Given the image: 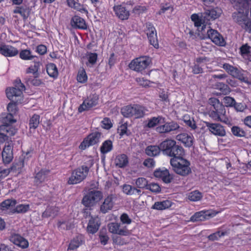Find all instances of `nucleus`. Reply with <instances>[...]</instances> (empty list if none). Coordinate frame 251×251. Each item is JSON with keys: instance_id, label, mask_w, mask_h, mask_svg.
<instances>
[{"instance_id": "obj_33", "label": "nucleus", "mask_w": 251, "mask_h": 251, "mask_svg": "<svg viewBox=\"0 0 251 251\" xmlns=\"http://www.w3.org/2000/svg\"><path fill=\"white\" fill-rule=\"evenodd\" d=\"M172 202L169 200L162 201H157L152 206L151 208L156 210H162L171 206Z\"/></svg>"}, {"instance_id": "obj_16", "label": "nucleus", "mask_w": 251, "mask_h": 251, "mask_svg": "<svg viewBox=\"0 0 251 251\" xmlns=\"http://www.w3.org/2000/svg\"><path fill=\"white\" fill-rule=\"evenodd\" d=\"M19 53L17 48L4 44H0V53L5 57H13Z\"/></svg>"}, {"instance_id": "obj_51", "label": "nucleus", "mask_w": 251, "mask_h": 251, "mask_svg": "<svg viewBox=\"0 0 251 251\" xmlns=\"http://www.w3.org/2000/svg\"><path fill=\"white\" fill-rule=\"evenodd\" d=\"M146 32L148 37L156 34V31L153 25L150 23H146Z\"/></svg>"}, {"instance_id": "obj_37", "label": "nucleus", "mask_w": 251, "mask_h": 251, "mask_svg": "<svg viewBox=\"0 0 251 251\" xmlns=\"http://www.w3.org/2000/svg\"><path fill=\"white\" fill-rule=\"evenodd\" d=\"M113 149V144L111 140L105 141L100 147V152L102 154H105L110 151Z\"/></svg>"}, {"instance_id": "obj_5", "label": "nucleus", "mask_w": 251, "mask_h": 251, "mask_svg": "<svg viewBox=\"0 0 251 251\" xmlns=\"http://www.w3.org/2000/svg\"><path fill=\"white\" fill-rule=\"evenodd\" d=\"M90 168L85 166L82 165L74 170L71 176L69 178L68 183L69 184H75L81 182L85 179L89 172Z\"/></svg>"}, {"instance_id": "obj_4", "label": "nucleus", "mask_w": 251, "mask_h": 251, "mask_svg": "<svg viewBox=\"0 0 251 251\" xmlns=\"http://www.w3.org/2000/svg\"><path fill=\"white\" fill-rule=\"evenodd\" d=\"M121 113L126 118L134 117L135 118H141L144 116L147 109L139 104H129L121 108Z\"/></svg>"}, {"instance_id": "obj_34", "label": "nucleus", "mask_w": 251, "mask_h": 251, "mask_svg": "<svg viewBox=\"0 0 251 251\" xmlns=\"http://www.w3.org/2000/svg\"><path fill=\"white\" fill-rule=\"evenodd\" d=\"M160 151V146H150L146 148V153L149 156H155L159 154Z\"/></svg>"}, {"instance_id": "obj_13", "label": "nucleus", "mask_w": 251, "mask_h": 251, "mask_svg": "<svg viewBox=\"0 0 251 251\" xmlns=\"http://www.w3.org/2000/svg\"><path fill=\"white\" fill-rule=\"evenodd\" d=\"M99 98L97 95H91L87 99L84 100L82 104L78 107V111L82 112L85 110H89L94 106L97 105Z\"/></svg>"}, {"instance_id": "obj_7", "label": "nucleus", "mask_w": 251, "mask_h": 251, "mask_svg": "<svg viewBox=\"0 0 251 251\" xmlns=\"http://www.w3.org/2000/svg\"><path fill=\"white\" fill-rule=\"evenodd\" d=\"M102 198V194L100 191L91 190L83 198L82 203L88 207L94 206Z\"/></svg>"}, {"instance_id": "obj_50", "label": "nucleus", "mask_w": 251, "mask_h": 251, "mask_svg": "<svg viewBox=\"0 0 251 251\" xmlns=\"http://www.w3.org/2000/svg\"><path fill=\"white\" fill-rule=\"evenodd\" d=\"M212 110L218 114L220 117H226V109L223 104L219 105L217 107L214 108V109Z\"/></svg>"}, {"instance_id": "obj_56", "label": "nucleus", "mask_w": 251, "mask_h": 251, "mask_svg": "<svg viewBox=\"0 0 251 251\" xmlns=\"http://www.w3.org/2000/svg\"><path fill=\"white\" fill-rule=\"evenodd\" d=\"M184 122L185 124L190 126L192 129H195L196 128L197 126L195 124V122L193 119H191L189 117L185 116H184Z\"/></svg>"}, {"instance_id": "obj_9", "label": "nucleus", "mask_w": 251, "mask_h": 251, "mask_svg": "<svg viewBox=\"0 0 251 251\" xmlns=\"http://www.w3.org/2000/svg\"><path fill=\"white\" fill-rule=\"evenodd\" d=\"M206 126L209 131L212 134L220 137L226 135L225 127L219 123H212L208 122H205Z\"/></svg>"}, {"instance_id": "obj_19", "label": "nucleus", "mask_w": 251, "mask_h": 251, "mask_svg": "<svg viewBox=\"0 0 251 251\" xmlns=\"http://www.w3.org/2000/svg\"><path fill=\"white\" fill-rule=\"evenodd\" d=\"M100 225V220L98 216L92 217L87 227L88 232L92 234L96 233L98 230Z\"/></svg>"}, {"instance_id": "obj_38", "label": "nucleus", "mask_w": 251, "mask_h": 251, "mask_svg": "<svg viewBox=\"0 0 251 251\" xmlns=\"http://www.w3.org/2000/svg\"><path fill=\"white\" fill-rule=\"evenodd\" d=\"M47 72L51 77L55 78L58 75V71L56 65L53 63H50L47 66Z\"/></svg>"}, {"instance_id": "obj_63", "label": "nucleus", "mask_w": 251, "mask_h": 251, "mask_svg": "<svg viewBox=\"0 0 251 251\" xmlns=\"http://www.w3.org/2000/svg\"><path fill=\"white\" fill-rule=\"evenodd\" d=\"M13 114L9 113L3 119V122L5 124L4 125H8V124H12L16 122V120L13 119Z\"/></svg>"}, {"instance_id": "obj_2", "label": "nucleus", "mask_w": 251, "mask_h": 251, "mask_svg": "<svg viewBox=\"0 0 251 251\" xmlns=\"http://www.w3.org/2000/svg\"><path fill=\"white\" fill-rule=\"evenodd\" d=\"M231 1L234 4L233 6L235 9L237 10V12L233 13V18L237 23L240 25L248 18V10L246 7L247 4L245 0H232Z\"/></svg>"}, {"instance_id": "obj_35", "label": "nucleus", "mask_w": 251, "mask_h": 251, "mask_svg": "<svg viewBox=\"0 0 251 251\" xmlns=\"http://www.w3.org/2000/svg\"><path fill=\"white\" fill-rule=\"evenodd\" d=\"M14 13L20 14L25 19H26L29 15V8L26 6L17 7L14 10Z\"/></svg>"}, {"instance_id": "obj_39", "label": "nucleus", "mask_w": 251, "mask_h": 251, "mask_svg": "<svg viewBox=\"0 0 251 251\" xmlns=\"http://www.w3.org/2000/svg\"><path fill=\"white\" fill-rule=\"evenodd\" d=\"M223 69H224L228 73L235 77H237L239 75L238 70L237 68L230 65L228 64L225 63L223 64Z\"/></svg>"}, {"instance_id": "obj_49", "label": "nucleus", "mask_w": 251, "mask_h": 251, "mask_svg": "<svg viewBox=\"0 0 251 251\" xmlns=\"http://www.w3.org/2000/svg\"><path fill=\"white\" fill-rule=\"evenodd\" d=\"M231 132L236 136L243 137L245 135V131L237 126H233L231 128Z\"/></svg>"}, {"instance_id": "obj_20", "label": "nucleus", "mask_w": 251, "mask_h": 251, "mask_svg": "<svg viewBox=\"0 0 251 251\" xmlns=\"http://www.w3.org/2000/svg\"><path fill=\"white\" fill-rule=\"evenodd\" d=\"M176 144V142L175 140L167 139L160 144L161 151L164 154L168 156L169 154L171 153V151Z\"/></svg>"}, {"instance_id": "obj_64", "label": "nucleus", "mask_w": 251, "mask_h": 251, "mask_svg": "<svg viewBox=\"0 0 251 251\" xmlns=\"http://www.w3.org/2000/svg\"><path fill=\"white\" fill-rule=\"evenodd\" d=\"M58 226L59 228L63 229H70L72 227V225L66 221L59 222Z\"/></svg>"}, {"instance_id": "obj_52", "label": "nucleus", "mask_w": 251, "mask_h": 251, "mask_svg": "<svg viewBox=\"0 0 251 251\" xmlns=\"http://www.w3.org/2000/svg\"><path fill=\"white\" fill-rule=\"evenodd\" d=\"M136 185L137 187L140 188H144L145 187H147L148 186V181L146 178L143 177H140L136 179Z\"/></svg>"}, {"instance_id": "obj_22", "label": "nucleus", "mask_w": 251, "mask_h": 251, "mask_svg": "<svg viewBox=\"0 0 251 251\" xmlns=\"http://www.w3.org/2000/svg\"><path fill=\"white\" fill-rule=\"evenodd\" d=\"M2 158L4 163H9L13 158V147L9 144L5 146L2 152Z\"/></svg>"}, {"instance_id": "obj_14", "label": "nucleus", "mask_w": 251, "mask_h": 251, "mask_svg": "<svg viewBox=\"0 0 251 251\" xmlns=\"http://www.w3.org/2000/svg\"><path fill=\"white\" fill-rule=\"evenodd\" d=\"M163 125L156 128V132L159 133H168L180 128L179 126L175 122H165Z\"/></svg>"}, {"instance_id": "obj_1", "label": "nucleus", "mask_w": 251, "mask_h": 251, "mask_svg": "<svg viewBox=\"0 0 251 251\" xmlns=\"http://www.w3.org/2000/svg\"><path fill=\"white\" fill-rule=\"evenodd\" d=\"M222 13V10L216 8L210 10H206L204 12L201 14L199 17L196 14H193L191 16V19L194 23L195 26L200 27L202 26V30L204 26H205V24L207 23L206 21H209L211 19H216L220 17Z\"/></svg>"}, {"instance_id": "obj_15", "label": "nucleus", "mask_w": 251, "mask_h": 251, "mask_svg": "<svg viewBox=\"0 0 251 251\" xmlns=\"http://www.w3.org/2000/svg\"><path fill=\"white\" fill-rule=\"evenodd\" d=\"M207 36L216 45L225 46L226 42L223 36L216 30L210 29L207 32Z\"/></svg>"}, {"instance_id": "obj_48", "label": "nucleus", "mask_w": 251, "mask_h": 251, "mask_svg": "<svg viewBox=\"0 0 251 251\" xmlns=\"http://www.w3.org/2000/svg\"><path fill=\"white\" fill-rule=\"evenodd\" d=\"M29 209V205L28 204H19L13 211V212L18 213H24L28 211Z\"/></svg>"}, {"instance_id": "obj_26", "label": "nucleus", "mask_w": 251, "mask_h": 251, "mask_svg": "<svg viewBox=\"0 0 251 251\" xmlns=\"http://www.w3.org/2000/svg\"><path fill=\"white\" fill-rule=\"evenodd\" d=\"M71 24L72 26L75 28L80 29L87 28V25L84 20L78 16H75L72 18Z\"/></svg>"}, {"instance_id": "obj_18", "label": "nucleus", "mask_w": 251, "mask_h": 251, "mask_svg": "<svg viewBox=\"0 0 251 251\" xmlns=\"http://www.w3.org/2000/svg\"><path fill=\"white\" fill-rule=\"evenodd\" d=\"M154 176L156 177L161 179L162 180L166 183H170L173 179L172 176L170 175L168 170L167 169L157 170L154 171Z\"/></svg>"}, {"instance_id": "obj_36", "label": "nucleus", "mask_w": 251, "mask_h": 251, "mask_svg": "<svg viewBox=\"0 0 251 251\" xmlns=\"http://www.w3.org/2000/svg\"><path fill=\"white\" fill-rule=\"evenodd\" d=\"M17 201L15 200L7 199L2 202L0 205V209L5 210L15 206Z\"/></svg>"}, {"instance_id": "obj_41", "label": "nucleus", "mask_w": 251, "mask_h": 251, "mask_svg": "<svg viewBox=\"0 0 251 251\" xmlns=\"http://www.w3.org/2000/svg\"><path fill=\"white\" fill-rule=\"evenodd\" d=\"M40 123V116L38 115L34 114L29 120V127L30 129H36Z\"/></svg>"}, {"instance_id": "obj_59", "label": "nucleus", "mask_w": 251, "mask_h": 251, "mask_svg": "<svg viewBox=\"0 0 251 251\" xmlns=\"http://www.w3.org/2000/svg\"><path fill=\"white\" fill-rule=\"evenodd\" d=\"M224 103L227 107L232 106L235 103V100L230 97H225L223 99Z\"/></svg>"}, {"instance_id": "obj_31", "label": "nucleus", "mask_w": 251, "mask_h": 251, "mask_svg": "<svg viewBox=\"0 0 251 251\" xmlns=\"http://www.w3.org/2000/svg\"><path fill=\"white\" fill-rule=\"evenodd\" d=\"M49 173V171L47 170H41L37 173L34 177V182L36 185H39L44 182Z\"/></svg>"}, {"instance_id": "obj_27", "label": "nucleus", "mask_w": 251, "mask_h": 251, "mask_svg": "<svg viewBox=\"0 0 251 251\" xmlns=\"http://www.w3.org/2000/svg\"><path fill=\"white\" fill-rule=\"evenodd\" d=\"M165 119L161 116L157 117H153L148 120L146 127L151 128L155 127L158 124H162L165 123Z\"/></svg>"}, {"instance_id": "obj_61", "label": "nucleus", "mask_w": 251, "mask_h": 251, "mask_svg": "<svg viewBox=\"0 0 251 251\" xmlns=\"http://www.w3.org/2000/svg\"><path fill=\"white\" fill-rule=\"evenodd\" d=\"M240 25L247 31L251 32V21L248 18L245 21V22H243Z\"/></svg>"}, {"instance_id": "obj_58", "label": "nucleus", "mask_w": 251, "mask_h": 251, "mask_svg": "<svg viewBox=\"0 0 251 251\" xmlns=\"http://www.w3.org/2000/svg\"><path fill=\"white\" fill-rule=\"evenodd\" d=\"M87 57L90 63L93 65L95 64L98 58V55L96 53L88 52Z\"/></svg>"}, {"instance_id": "obj_30", "label": "nucleus", "mask_w": 251, "mask_h": 251, "mask_svg": "<svg viewBox=\"0 0 251 251\" xmlns=\"http://www.w3.org/2000/svg\"><path fill=\"white\" fill-rule=\"evenodd\" d=\"M59 211L58 207L53 206L50 205L47 207L46 210L43 213L42 217L44 218H54L58 214Z\"/></svg>"}, {"instance_id": "obj_6", "label": "nucleus", "mask_w": 251, "mask_h": 251, "mask_svg": "<svg viewBox=\"0 0 251 251\" xmlns=\"http://www.w3.org/2000/svg\"><path fill=\"white\" fill-rule=\"evenodd\" d=\"M14 86V87L7 88L6 90V94L8 99L12 101L18 102V100H17V98L21 96L23 91L25 90V86L20 79L15 80Z\"/></svg>"}, {"instance_id": "obj_40", "label": "nucleus", "mask_w": 251, "mask_h": 251, "mask_svg": "<svg viewBox=\"0 0 251 251\" xmlns=\"http://www.w3.org/2000/svg\"><path fill=\"white\" fill-rule=\"evenodd\" d=\"M202 198V194L199 191L195 190L192 191L188 194V199L192 201H197L201 199Z\"/></svg>"}, {"instance_id": "obj_55", "label": "nucleus", "mask_w": 251, "mask_h": 251, "mask_svg": "<svg viewBox=\"0 0 251 251\" xmlns=\"http://www.w3.org/2000/svg\"><path fill=\"white\" fill-rule=\"evenodd\" d=\"M87 76L85 71L84 70L79 71L77 76V80L78 82L84 83L86 81Z\"/></svg>"}, {"instance_id": "obj_23", "label": "nucleus", "mask_w": 251, "mask_h": 251, "mask_svg": "<svg viewBox=\"0 0 251 251\" xmlns=\"http://www.w3.org/2000/svg\"><path fill=\"white\" fill-rule=\"evenodd\" d=\"M176 139L182 142L186 147H190L193 144V137L187 133H181L176 135Z\"/></svg>"}, {"instance_id": "obj_43", "label": "nucleus", "mask_w": 251, "mask_h": 251, "mask_svg": "<svg viewBox=\"0 0 251 251\" xmlns=\"http://www.w3.org/2000/svg\"><path fill=\"white\" fill-rule=\"evenodd\" d=\"M30 153V151H28L26 152L25 156L19 158V160L15 163L14 166L16 170H21L24 167L25 161L26 160V156H27ZM28 157L27 156L26 159H27Z\"/></svg>"}, {"instance_id": "obj_25", "label": "nucleus", "mask_w": 251, "mask_h": 251, "mask_svg": "<svg viewBox=\"0 0 251 251\" xmlns=\"http://www.w3.org/2000/svg\"><path fill=\"white\" fill-rule=\"evenodd\" d=\"M114 10L116 15L122 20H126L129 16V12L126 8L122 5H117L114 7Z\"/></svg>"}, {"instance_id": "obj_24", "label": "nucleus", "mask_w": 251, "mask_h": 251, "mask_svg": "<svg viewBox=\"0 0 251 251\" xmlns=\"http://www.w3.org/2000/svg\"><path fill=\"white\" fill-rule=\"evenodd\" d=\"M113 198L112 195H110L105 199L100 206V211L102 213H106L112 209L114 205Z\"/></svg>"}, {"instance_id": "obj_57", "label": "nucleus", "mask_w": 251, "mask_h": 251, "mask_svg": "<svg viewBox=\"0 0 251 251\" xmlns=\"http://www.w3.org/2000/svg\"><path fill=\"white\" fill-rule=\"evenodd\" d=\"M151 45L153 46L155 48H159L158 42L157 38V34L148 37Z\"/></svg>"}, {"instance_id": "obj_29", "label": "nucleus", "mask_w": 251, "mask_h": 251, "mask_svg": "<svg viewBox=\"0 0 251 251\" xmlns=\"http://www.w3.org/2000/svg\"><path fill=\"white\" fill-rule=\"evenodd\" d=\"M123 192L127 195H137L138 197L141 196V191L135 187L128 184H124L122 186Z\"/></svg>"}, {"instance_id": "obj_62", "label": "nucleus", "mask_w": 251, "mask_h": 251, "mask_svg": "<svg viewBox=\"0 0 251 251\" xmlns=\"http://www.w3.org/2000/svg\"><path fill=\"white\" fill-rule=\"evenodd\" d=\"M136 80L139 85L145 87L149 86L150 84V81L149 80L144 79V78H136Z\"/></svg>"}, {"instance_id": "obj_44", "label": "nucleus", "mask_w": 251, "mask_h": 251, "mask_svg": "<svg viewBox=\"0 0 251 251\" xmlns=\"http://www.w3.org/2000/svg\"><path fill=\"white\" fill-rule=\"evenodd\" d=\"M82 243L80 237H76L71 241L68 250H74L77 249Z\"/></svg>"}, {"instance_id": "obj_46", "label": "nucleus", "mask_w": 251, "mask_h": 251, "mask_svg": "<svg viewBox=\"0 0 251 251\" xmlns=\"http://www.w3.org/2000/svg\"><path fill=\"white\" fill-rule=\"evenodd\" d=\"M19 56L23 60H31L34 57V56L31 54V51L28 50H21Z\"/></svg>"}, {"instance_id": "obj_11", "label": "nucleus", "mask_w": 251, "mask_h": 251, "mask_svg": "<svg viewBox=\"0 0 251 251\" xmlns=\"http://www.w3.org/2000/svg\"><path fill=\"white\" fill-rule=\"evenodd\" d=\"M108 230L110 232L118 234L121 236H128L130 232L126 226H122L121 224L118 223H110L108 225Z\"/></svg>"}, {"instance_id": "obj_8", "label": "nucleus", "mask_w": 251, "mask_h": 251, "mask_svg": "<svg viewBox=\"0 0 251 251\" xmlns=\"http://www.w3.org/2000/svg\"><path fill=\"white\" fill-rule=\"evenodd\" d=\"M151 62L149 57L141 56L132 60L129 64V67L133 71L141 72L148 67Z\"/></svg>"}, {"instance_id": "obj_3", "label": "nucleus", "mask_w": 251, "mask_h": 251, "mask_svg": "<svg viewBox=\"0 0 251 251\" xmlns=\"http://www.w3.org/2000/svg\"><path fill=\"white\" fill-rule=\"evenodd\" d=\"M170 163L174 172L178 175L186 176L191 173L190 162L183 157L172 158Z\"/></svg>"}, {"instance_id": "obj_12", "label": "nucleus", "mask_w": 251, "mask_h": 251, "mask_svg": "<svg viewBox=\"0 0 251 251\" xmlns=\"http://www.w3.org/2000/svg\"><path fill=\"white\" fill-rule=\"evenodd\" d=\"M17 129L9 125H1L0 126V144L7 140L8 137L14 135Z\"/></svg>"}, {"instance_id": "obj_45", "label": "nucleus", "mask_w": 251, "mask_h": 251, "mask_svg": "<svg viewBox=\"0 0 251 251\" xmlns=\"http://www.w3.org/2000/svg\"><path fill=\"white\" fill-rule=\"evenodd\" d=\"M37 76L38 75H34V77L30 76L25 78V82L29 85L39 86L41 84L42 82L41 80L37 78Z\"/></svg>"}, {"instance_id": "obj_10", "label": "nucleus", "mask_w": 251, "mask_h": 251, "mask_svg": "<svg viewBox=\"0 0 251 251\" xmlns=\"http://www.w3.org/2000/svg\"><path fill=\"white\" fill-rule=\"evenodd\" d=\"M101 133L99 132H95L90 134L79 145V148L85 150L90 146L94 145L99 142Z\"/></svg>"}, {"instance_id": "obj_54", "label": "nucleus", "mask_w": 251, "mask_h": 251, "mask_svg": "<svg viewBox=\"0 0 251 251\" xmlns=\"http://www.w3.org/2000/svg\"><path fill=\"white\" fill-rule=\"evenodd\" d=\"M147 189L150 190L153 193H159L161 191V188L159 185L155 183H151L148 185Z\"/></svg>"}, {"instance_id": "obj_21", "label": "nucleus", "mask_w": 251, "mask_h": 251, "mask_svg": "<svg viewBox=\"0 0 251 251\" xmlns=\"http://www.w3.org/2000/svg\"><path fill=\"white\" fill-rule=\"evenodd\" d=\"M10 240L14 244L23 249L26 248L28 246V241L19 234L12 235L10 237Z\"/></svg>"}, {"instance_id": "obj_53", "label": "nucleus", "mask_w": 251, "mask_h": 251, "mask_svg": "<svg viewBox=\"0 0 251 251\" xmlns=\"http://www.w3.org/2000/svg\"><path fill=\"white\" fill-rule=\"evenodd\" d=\"M226 234V232L218 231L215 233H212L208 236L209 240L214 241L218 240L221 237L224 236Z\"/></svg>"}, {"instance_id": "obj_32", "label": "nucleus", "mask_w": 251, "mask_h": 251, "mask_svg": "<svg viewBox=\"0 0 251 251\" xmlns=\"http://www.w3.org/2000/svg\"><path fill=\"white\" fill-rule=\"evenodd\" d=\"M128 162L127 157L125 154L118 155L115 159V164L119 168L125 167L127 165Z\"/></svg>"}, {"instance_id": "obj_42", "label": "nucleus", "mask_w": 251, "mask_h": 251, "mask_svg": "<svg viewBox=\"0 0 251 251\" xmlns=\"http://www.w3.org/2000/svg\"><path fill=\"white\" fill-rule=\"evenodd\" d=\"M209 116L214 120L220 121L225 124L229 123V120L226 117H220L218 114L212 110L209 112Z\"/></svg>"}, {"instance_id": "obj_17", "label": "nucleus", "mask_w": 251, "mask_h": 251, "mask_svg": "<svg viewBox=\"0 0 251 251\" xmlns=\"http://www.w3.org/2000/svg\"><path fill=\"white\" fill-rule=\"evenodd\" d=\"M216 215L215 213L210 211H200L196 212L190 218L192 222L203 221L208 219L209 217H213Z\"/></svg>"}, {"instance_id": "obj_47", "label": "nucleus", "mask_w": 251, "mask_h": 251, "mask_svg": "<svg viewBox=\"0 0 251 251\" xmlns=\"http://www.w3.org/2000/svg\"><path fill=\"white\" fill-rule=\"evenodd\" d=\"M40 63L39 62H35L33 66H30L26 70V73H32L34 75H38V72L39 69Z\"/></svg>"}, {"instance_id": "obj_60", "label": "nucleus", "mask_w": 251, "mask_h": 251, "mask_svg": "<svg viewBox=\"0 0 251 251\" xmlns=\"http://www.w3.org/2000/svg\"><path fill=\"white\" fill-rule=\"evenodd\" d=\"M101 126L104 129H108L112 127V123L110 120L108 118H105L101 122Z\"/></svg>"}, {"instance_id": "obj_28", "label": "nucleus", "mask_w": 251, "mask_h": 251, "mask_svg": "<svg viewBox=\"0 0 251 251\" xmlns=\"http://www.w3.org/2000/svg\"><path fill=\"white\" fill-rule=\"evenodd\" d=\"M185 155V151L183 148L178 145H176L173 148L171 153L168 156L173 157V158H182Z\"/></svg>"}]
</instances>
